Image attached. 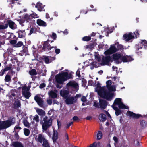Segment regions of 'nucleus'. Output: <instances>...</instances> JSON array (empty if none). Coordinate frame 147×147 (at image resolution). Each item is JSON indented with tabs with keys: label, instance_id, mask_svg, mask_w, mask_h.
Here are the masks:
<instances>
[{
	"label": "nucleus",
	"instance_id": "28",
	"mask_svg": "<svg viewBox=\"0 0 147 147\" xmlns=\"http://www.w3.org/2000/svg\"><path fill=\"white\" fill-rule=\"evenodd\" d=\"M50 97L53 98H56L57 97V94L52 90L51 91L48 93Z\"/></svg>",
	"mask_w": 147,
	"mask_h": 147
},
{
	"label": "nucleus",
	"instance_id": "7",
	"mask_svg": "<svg viewBox=\"0 0 147 147\" xmlns=\"http://www.w3.org/2000/svg\"><path fill=\"white\" fill-rule=\"evenodd\" d=\"M117 51L116 47L115 45H111L110 48L105 51L104 54L105 55L111 54L115 53Z\"/></svg>",
	"mask_w": 147,
	"mask_h": 147
},
{
	"label": "nucleus",
	"instance_id": "51",
	"mask_svg": "<svg viewBox=\"0 0 147 147\" xmlns=\"http://www.w3.org/2000/svg\"><path fill=\"white\" fill-rule=\"evenodd\" d=\"M24 124L25 126L26 127L28 128H29L30 127V126L29 123L27 120H25L24 121Z\"/></svg>",
	"mask_w": 147,
	"mask_h": 147
},
{
	"label": "nucleus",
	"instance_id": "4",
	"mask_svg": "<svg viewBox=\"0 0 147 147\" xmlns=\"http://www.w3.org/2000/svg\"><path fill=\"white\" fill-rule=\"evenodd\" d=\"M98 94L101 97L103 98L108 101H111L113 96V93L107 91L104 89L103 91L99 92Z\"/></svg>",
	"mask_w": 147,
	"mask_h": 147
},
{
	"label": "nucleus",
	"instance_id": "46",
	"mask_svg": "<svg viewBox=\"0 0 147 147\" xmlns=\"http://www.w3.org/2000/svg\"><path fill=\"white\" fill-rule=\"evenodd\" d=\"M11 80V78L10 76L7 74L6 75L5 78V81L6 82H8L10 81Z\"/></svg>",
	"mask_w": 147,
	"mask_h": 147
},
{
	"label": "nucleus",
	"instance_id": "20",
	"mask_svg": "<svg viewBox=\"0 0 147 147\" xmlns=\"http://www.w3.org/2000/svg\"><path fill=\"white\" fill-rule=\"evenodd\" d=\"M18 34V37L20 38H24L25 37L26 33L25 30H19L17 32Z\"/></svg>",
	"mask_w": 147,
	"mask_h": 147
},
{
	"label": "nucleus",
	"instance_id": "55",
	"mask_svg": "<svg viewBox=\"0 0 147 147\" xmlns=\"http://www.w3.org/2000/svg\"><path fill=\"white\" fill-rule=\"evenodd\" d=\"M121 110L119 109H118L117 111L116 110L115 112V115L117 116L121 114Z\"/></svg>",
	"mask_w": 147,
	"mask_h": 147
},
{
	"label": "nucleus",
	"instance_id": "41",
	"mask_svg": "<svg viewBox=\"0 0 147 147\" xmlns=\"http://www.w3.org/2000/svg\"><path fill=\"white\" fill-rule=\"evenodd\" d=\"M102 136V133L100 131H99L97 135V138L98 140L101 139Z\"/></svg>",
	"mask_w": 147,
	"mask_h": 147
},
{
	"label": "nucleus",
	"instance_id": "10",
	"mask_svg": "<svg viewBox=\"0 0 147 147\" xmlns=\"http://www.w3.org/2000/svg\"><path fill=\"white\" fill-rule=\"evenodd\" d=\"M5 24L7 28L9 26L11 29L14 30L16 27V25L15 23L11 20H7Z\"/></svg>",
	"mask_w": 147,
	"mask_h": 147
},
{
	"label": "nucleus",
	"instance_id": "22",
	"mask_svg": "<svg viewBox=\"0 0 147 147\" xmlns=\"http://www.w3.org/2000/svg\"><path fill=\"white\" fill-rule=\"evenodd\" d=\"M44 6L42 3L40 2H38L37 3L35 7L37 8L39 11L41 12L42 11L43 9H44Z\"/></svg>",
	"mask_w": 147,
	"mask_h": 147
},
{
	"label": "nucleus",
	"instance_id": "9",
	"mask_svg": "<svg viewBox=\"0 0 147 147\" xmlns=\"http://www.w3.org/2000/svg\"><path fill=\"white\" fill-rule=\"evenodd\" d=\"M43 47L42 48V50L43 51H49L53 48H56L57 46H51L49 43H47L46 42H44L42 44Z\"/></svg>",
	"mask_w": 147,
	"mask_h": 147
},
{
	"label": "nucleus",
	"instance_id": "39",
	"mask_svg": "<svg viewBox=\"0 0 147 147\" xmlns=\"http://www.w3.org/2000/svg\"><path fill=\"white\" fill-rule=\"evenodd\" d=\"M42 146L44 147H50L48 140L47 139L43 142Z\"/></svg>",
	"mask_w": 147,
	"mask_h": 147
},
{
	"label": "nucleus",
	"instance_id": "15",
	"mask_svg": "<svg viewBox=\"0 0 147 147\" xmlns=\"http://www.w3.org/2000/svg\"><path fill=\"white\" fill-rule=\"evenodd\" d=\"M99 103L100 108L102 109H106L108 104V102L102 99H99Z\"/></svg>",
	"mask_w": 147,
	"mask_h": 147
},
{
	"label": "nucleus",
	"instance_id": "8",
	"mask_svg": "<svg viewBox=\"0 0 147 147\" xmlns=\"http://www.w3.org/2000/svg\"><path fill=\"white\" fill-rule=\"evenodd\" d=\"M123 54L121 58V61L125 63L134 60V59L131 56L126 55L124 53H123Z\"/></svg>",
	"mask_w": 147,
	"mask_h": 147
},
{
	"label": "nucleus",
	"instance_id": "38",
	"mask_svg": "<svg viewBox=\"0 0 147 147\" xmlns=\"http://www.w3.org/2000/svg\"><path fill=\"white\" fill-rule=\"evenodd\" d=\"M100 142H98V143H96L95 142L91 144L89 146V147H97L98 146H100Z\"/></svg>",
	"mask_w": 147,
	"mask_h": 147
},
{
	"label": "nucleus",
	"instance_id": "56",
	"mask_svg": "<svg viewBox=\"0 0 147 147\" xmlns=\"http://www.w3.org/2000/svg\"><path fill=\"white\" fill-rule=\"evenodd\" d=\"M98 64L96 62H94L91 63V65L95 67H98Z\"/></svg>",
	"mask_w": 147,
	"mask_h": 147
},
{
	"label": "nucleus",
	"instance_id": "25",
	"mask_svg": "<svg viewBox=\"0 0 147 147\" xmlns=\"http://www.w3.org/2000/svg\"><path fill=\"white\" fill-rule=\"evenodd\" d=\"M22 93L23 96L26 99H28L31 95V93L28 91H23Z\"/></svg>",
	"mask_w": 147,
	"mask_h": 147
},
{
	"label": "nucleus",
	"instance_id": "30",
	"mask_svg": "<svg viewBox=\"0 0 147 147\" xmlns=\"http://www.w3.org/2000/svg\"><path fill=\"white\" fill-rule=\"evenodd\" d=\"M38 141L40 143H42L46 139L41 134H39L37 138Z\"/></svg>",
	"mask_w": 147,
	"mask_h": 147
},
{
	"label": "nucleus",
	"instance_id": "49",
	"mask_svg": "<svg viewBox=\"0 0 147 147\" xmlns=\"http://www.w3.org/2000/svg\"><path fill=\"white\" fill-rule=\"evenodd\" d=\"M31 18H38L39 16H38V15L35 13L34 12H33L30 15Z\"/></svg>",
	"mask_w": 147,
	"mask_h": 147
},
{
	"label": "nucleus",
	"instance_id": "14",
	"mask_svg": "<svg viewBox=\"0 0 147 147\" xmlns=\"http://www.w3.org/2000/svg\"><path fill=\"white\" fill-rule=\"evenodd\" d=\"M127 116H129L130 117H132L133 118L138 119L140 117L142 116L141 115L139 114H136L133 112L128 110L127 113Z\"/></svg>",
	"mask_w": 147,
	"mask_h": 147
},
{
	"label": "nucleus",
	"instance_id": "62",
	"mask_svg": "<svg viewBox=\"0 0 147 147\" xmlns=\"http://www.w3.org/2000/svg\"><path fill=\"white\" fill-rule=\"evenodd\" d=\"M21 129V128L20 127L16 126L14 128V131H13V132H14L16 131H17V130H18V131H19V130H20Z\"/></svg>",
	"mask_w": 147,
	"mask_h": 147
},
{
	"label": "nucleus",
	"instance_id": "19",
	"mask_svg": "<svg viewBox=\"0 0 147 147\" xmlns=\"http://www.w3.org/2000/svg\"><path fill=\"white\" fill-rule=\"evenodd\" d=\"M115 45L116 46V49H117V51H121V53H123V51L124 48H123V46L120 44L118 42H117L115 44Z\"/></svg>",
	"mask_w": 147,
	"mask_h": 147
},
{
	"label": "nucleus",
	"instance_id": "17",
	"mask_svg": "<svg viewBox=\"0 0 147 147\" xmlns=\"http://www.w3.org/2000/svg\"><path fill=\"white\" fill-rule=\"evenodd\" d=\"M34 99L40 106L41 107L43 106L44 101L40 97L36 95L35 96Z\"/></svg>",
	"mask_w": 147,
	"mask_h": 147
},
{
	"label": "nucleus",
	"instance_id": "40",
	"mask_svg": "<svg viewBox=\"0 0 147 147\" xmlns=\"http://www.w3.org/2000/svg\"><path fill=\"white\" fill-rule=\"evenodd\" d=\"M56 135H55V136H53L52 140L54 143H55L56 142V141L57 140L58 138V134L57 131L56 132Z\"/></svg>",
	"mask_w": 147,
	"mask_h": 147
},
{
	"label": "nucleus",
	"instance_id": "37",
	"mask_svg": "<svg viewBox=\"0 0 147 147\" xmlns=\"http://www.w3.org/2000/svg\"><path fill=\"white\" fill-rule=\"evenodd\" d=\"M91 39L90 36H86L83 37L82 38V40L84 41H90Z\"/></svg>",
	"mask_w": 147,
	"mask_h": 147
},
{
	"label": "nucleus",
	"instance_id": "2",
	"mask_svg": "<svg viewBox=\"0 0 147 147\" xmlns=\"http://www.w3.org/2000/svg\"><path fill=\"white\" fill-rule=\"evenodd\" d=\"M16 123V119L13 116L9 117L7 120L0 121V131L7 128Z\"/></svg>",
	"mask_w": 147,
	"mask_h": 147
},
{
	"label": "nucleus",
	"instance_id": "26",
	"mask_svg": "<svg viewBox=\"0 0 147 147\" xmlns=\"http://www.w3.org/2000/svg\"><path fill=\"white\" fill-rule=\"evenodd\" d=\"M12 145L14 147H24L22 144L18 141L13 142Z\"/></svg>",
	"mask_w": 147,
	"mask_h": 147
},
{
	"label": "nucleus",
	"instance_id": "53",
	"mask_svg": "<svg viewBox=\"0 0 147 147\" xmlns=\"http://www.w3.org/2000/svg\"><path fill=\"white\" fill-rule=\"evenodd\" d=\"M51 37L54 40H56L57 38V35L56 33H53L51 35Z\"/></svg>",
	"mask_w": 147,
	"mask_h": 147
},
{
	"label": "nucleus",
	"instance_id": "3",
	"mask_svg": "<svg viewBox=\"0 0 147 147\" xmlns=\"http://www.w3.org/2000/svg\"><path fill=\"white\" fill-rule=\"evenodd\" d=\"M52 119L50 118L48 119V117L47 116H45L44 117H41L40 123L42 124L43 130H47L48 128L52 125Z\"/></svg>",
	"mask_w": 147,
	"mask_h": 147
},
{
	"label": "nucleus",
	"instance_id": "48",
	"mask_svg": "<svg viewBox=\"0 0 147 147\" xmlns=\"http://www.w3.org/2000/svg\"><path fill=\"white\" fill-rule=\"evenodd\" d=\"M134 34L135 35L134 38H136L139 37V31L138 30H136L135 32H134Z\"/></svg>",
	"mask_w": 147,
	"mask_h": 147
},
{
	"label": "nucleus",
	"instance_id": "31",
	"mask_svg": "<svg viewBox=\"0 0 147 147\" xmlns=\"http://www.w3.org/2000/svg\"><path fill=\"white\" fill-rule=\"evenodd\" d=\"M24 19L25 21H26V22H28L31 20L32 18L30 15L28 14H25L24 16Z\"/></svg>",
	"mask_w": 147,
	"mask_h": 147
},
{
	"label": "nucleus",
	"instance_id": "57",
	"mask_svg": "<svg viewBox=\"0 0 147 147\" xmlns=\"http://www.w3.org/2000/svg\"><path fill=\"white\" fill-rule=\"evenodd\" d=\"M95 84L94 83L93 81L92 80H90L88 81V86H94Z\"/></svg>",
	"mask_w": 147,
	"mask_h": 147
},
{
	"label": "nucleus",
	"instance_id": "32",
	"mask_svg": "<svg viewBox=\"0 0 147 147\" xmlns=\"http://www.w3.org/2000/svg\"><path fill=\"white\" fill-rule=\"evenodd\" d=\"M14 109H17L21 106V104L20 101L18 100L15 101L14 104Z\"/></svg>",
	"mask_w": 147,
	"mask_h": 147
},
{
	"label": "nucleus",
	"instance_id": "23",
	"mask_svg": "<svg viewBox=\"0 0 147 147\" xmlns=\"http://www.w3.org/2000/svg\"><path fill=\"white\" fill-rule=\"evenodd\" d=\"M36 23L40 26L45 27L47 26L46 23L41 19H38L37 20Z\"/></svg>",
	"mask_w": 147,
	"mask_h": 147
},
{
	"label": "nucleus",
	"instance_id": "5",
	"mask_svg": "<svg viewBox=\"0 0 147 147\" xmlns=\"http://www.w3.org/2000/svg\"><path fill=\"white\" fill-rule=\"evenodd\" d=\"M123 54V53H115L112 55V58L114 60L116 61L117 64L120 63L121 61H119V59H120L121 60V58Z\"/></svg>",
	"mask_w": 147,
	"mask_h": 147
},
{
	"label": "nucleus",
	"instance_id": "59",
	"mask_svg": "<svg viewBox=\"0 0 147 147\" xmlns=\"http://www.w3.org/2000/svg\"><path fill=\"white\" fill-rule=\"evenodd\" d=\"M94 106L96 108H100L99 103L97 102H95L94 103Z\"/></svg>",
	"mask_w": 147,
	"mask_h": 147
},
{
	"label": "nucleus",
	"instance_id": "47",
	"mask_svg": "<svg viewBox=\"0 0 147 147\" xmlns=\"http://www.w3.org/2000/svg\"><path fill=\"white\" fill-rule=\"evenodd\" d=\"M23 42L21 41H19L17 44L15 45V47H20L23 45Z\"/></svg>",
	"mask_w": 147,
	"mask_h": 147
},
{
	"label": "nucleus",
	"instance_id": "61",
	"mask_svg": "<svg viewBox=\"0 0 147 147\" xmlns=\"http://www.w3.org/2000/svg\"><path fill=\"white\" fill-rule=\"evenodd\" d=\"M95 59H96L98 62H100L101 61V58L100 57L97 55H95Z\"/></svg>",
	"mask_w": 147,
	"mask_h": 147
},
{
	"label": "nucleus",
	"instance_id": "58",
	"mask_svg": "<svg viewBox=\"0 0 147 147\" xmlns=\"http://www.w3.org/2000/svg\"><path fill=\"white\" fill-rule=\"evenodd\" d=\"M33 120H35L37 122H39V119L38 116L37 115H36L33 118Z\"/></svg>",
	"mask_w": 147,
	"mask_h": 147
},
{
	"label": "nucleus",
	"instance_id": "45",
	"mask_svg": "<svg viewBox=\"0 0 147 147\" xmlns=\"http://www.w3.org/2000/svg\"><path fill=\"white\" fill-rule=\"evenodd\" d=\"M30 131L28 129L24 128V135L26 136H28L29 135L30 133Z\"/></svg>",
	"mask_w": 147,
	"mask_h": 147
},
{
	"label": "nucleus",
	"instance_id": "12",
	"mask_svg": "<svg viewBox=\"0 0 147 147\" xmlns=\"http://www.w3.org/2000/svg\"><path fill=\"white\" fill-rule=\"evenodd\" d=\"M60 94L64 99L67 98L68 96H71L69 91L64 89H62L60 90Z\"/></svg>",
	"mask_w": 147,
	"mask_h": 147
},
{
	"label": "nucleus",
	"instance_id": "6",
	"mask_svg": "<svg viewBox=\"0 0 147 147\" xmlns=\"http://www.w3.org/2000/svg\"><path fill=\"white\" fill-rule=\"evenodd\" d=\"M111 59V58L110 56H106L105 57L102 58L101 65L102 66L111 65V64H110L109 62Z\"/></svg>",
	"mask_w": 147,
	"mask_h": 147
},
{
	"label": "nucleus",
	"instance_id": "54",
	"mask_svg": "<svg viewBox=\"0 0 147 147\" xmlns=\"http://www.w3.org/2000/svg\"><path fill=\"white\" fill-rule=\"evenodd\" d=\"M15 132V134L14 135L15 138L17 140L19 139V136L18 134V133L19 132L18 131H14Z\"/></svg>",
	"mask_w": 147,
	"mask_h": 147
},
{
	"label": "nucleus",
	"instance_id": "52",
	"mask_svg": "<svg viewBox=\"0 0 147 147\" xmlns=\"http://www.w3.org/2000/svg\"><path fill=\"white\" fill-rule=\"evenodd\" d=\"M112 83V82L111 80H109L107 81L106 82L107 87L111 86Z\"/></svg>",
	"mask_w": 147,
	"mask_h": 147
},
{
	"label": "nucleus",
	"instance_id": "13",
	"mask_svg": "<svg viewBox=\"0 0 147 147\" xmlns=\"http://www.w3.org/2000/svg\"><path fill=\"white\" fill-rule=\"evenodd\" d=\"M123 36L124 40L127 42L134 38V36L133 35L132 33L131 32H129L128 34H124Z\"/></svg>",
	"mask_w": 147,
	"mask_h": 147
},
{
	"label": "nucleus",
	"instance_id": "44",
	"mask_svg": "<svg viewBox=\"0 0 147 147\" xmlns=\"http://www.w3.org/2000/svg\"><path fill=\"white\" fill-rule=\"evenodd\" d=\"M23 50L22 51L23 53H27L28 51V50L27 47V45H26V46H23Z\"/></svg>",
	"mask_w": 147,
	"mask_h": 147
},
{
	"label": "nucleus",
	"instance_id": "36",
	"mask_svg": "<svg viewBox=\"0 0 147 147\" xmlns=\"http://www.w3.org/2000/svg\"><path fill=\"white\" fill-rule=\"evenodd\" d=\"M29 74L31 76H34L37 74L36 70L34 69H32L29 71Z\"/></svg>",
	"mask_w": 147,
	"mask_h": 147
},
{
	"label": "nucleus",
	"instance_id": "18",
	"mask_svg": "<svg viewBox=\"0 0 147 147\" xmlns=\"http://www.w3.org/2000/svg\"><path fill=\"white\" fill-rule=\"evenodd\" d=\"M100 85L101 84L98 81L96 84V87L95 88V91L97 92L98 94H99V92L103 91L105 89L104 87H101Z\"/></svg>",
	"mask_w": 147,
	"mask_h": 147
},
{
	"label": "nucleus",
	"instance_id": "42",
	"mask_svg": "<svg viewBox=\"0 0 147 147\" xmlns=\"http://www.w3.org/2000/svg\"><path fill=\"white\" fill-rule=\"evenodd\" d=\"M122 102L121 99L120 98H116L115 99L114 103L115 105H118Z\"/></svg>",
	"mask_w": 147,
	"mask_h": 147
},
{
	"label": "nucleus",
	"instance_id": "43",
	"mask_svg": "<svg viewBox=\"0 0 147 147\" xmlns=\"http://www.w3.org/2000/svg\"><path fill=\"white\" fill-rule=\"evenodd\" d=\"M109 92H111L112 91H115L116 90V89L114 87H113L111 86L107 87Z\"/></svg>",
	"mask_w": 147,
	"mask_h": 147
},
{
	"label": "nucleus",
	"instance_id": "33",
	"mask_svg": "<svg viewBox=\"0 0 147 147\" xmlns=\"http://www.w3.org/2000/svg\"><path fill=\"white\" fill-rule=\"evenodd\" d=\"M99 117L100 118V121H101L102 122H104L107 119L106 115L102 113L100 114L99 115Z\"/></svg>",
	"mask_w": 147,
	"mask_h": 147
},
{
	"label": "nucleus",
	"instance_id": "63",
	"mask_svg": "<svg viewBox=\"0 0 147 147\" xmlns=\"http://www.w3.org/2000/svg\"><path fill=\"white\" fill-rule=\"evenodd\" d=\"M6 28H7L6 27L5 24L4 25L0 24V29L3 30L6 29Z\"/></svg>",
	"mask_w": 147,
	"mask_h": 147
},
{
	"label": "nucleus",
	"instance_id": "29",
	"mask_svg": "<svg viewBox=\"0 0 147 147\" xmlns=\"http://www.w3.org/2000/svg\"><path fill=\"white\" fill-rule=\"evenodd\" d=\"M36 111L38 115L40 116L43 117L45 115V111L41 109H38L36 110Z\"/></svg>",
	"mask_w": 147,
	"mask_h": 147
},
{
	"label": "nucleus",
	"instance_id": "60",
	"mask_svg": "<svg viewBox=\"0 0 147 147\" xmlns=\"http://www.w3.org/2000/svg\"><path fill=\"white\" fill-rule=\"evenodd\" d=\"M72 119L74 121H79L80 120V119H79V118L76 116H74L73 117Z\"/></svg>",
	"mask_w": 147,
	"mask_h": 147
},
{
	"label": "nucleus",
	"instance_id": "1",
	"mask_svg": "<svg viewBox=\"0 0 147 147\" xmlns=\"http://www.w3.org/2000/svg\"><path fill=\"white\" fill-rule=\"evenodd\" d=\"M56 82L59 84H63L64 82L68 79H72V75L67 72L56 75L55 76Z\"/></svg>",
	"mask_w": 147,
	"mask_h": 147
},
{
	"label": "nucleus",
	"instance_id": "34",
	"mask_svg": "<svg viewBox=\"0 0 147 147\" xmlns=\"http://www.w3.org/2000/svg\"><path fill=\"white\" fill-rule=\"evenodd\" d=\"M118 106L119 109H129V107L125 106L122 102L119 104Z\"/></svg>",
	"mask_w": 147,
	"mask_h": 147
},
{
	"label": "nucleus",
	"instance_id": "11",
	"mask_svg": "<svg viewBox=\"0 0 147 147\" xmlns=\"http://www.w3.org/2000/svg\"><path fill=\"white\" fill-rule=\"evenodd\" d=\"M140 45L142 46V47H140V48H138L136 49V52L138 53V55H139L141 53V51H139L140 49H142L143 48L144 49H146L147 48V42L145 40H142V41L140 43Z\"/></svg>",
	"mask_w": 147,
	"mask_h": 147
},
{
	"label": "nucleus",
	"instance_id": "16",
	"mask_svg": "<svg viewBox=\"0 0 147 147\" xmlns=\"http://www.w3.org/2000/svg\"><path fill=\"white\" fill-rule=\"evenodd\" d=\"M65 102L67 104L71 105L74 103L75 98L74 97L68 96L67 98H65Z\"/></svg>",
	"mask_w": 147,
	"mask_h": 147
},
{
	"label": "nucleus",
	"instance_id": "35",
	"mask_svg": "<svg viewBox=\"0 0 147 147\" xmlns=\"http://www.w3.org/2000/svg\"><path fill=\"white\" fill-rule=\"evenodd\" d=\"M95 43L94 42H92L89 44L87 45L86 46V49H92L94 48Z\"/></svg>",
	"mask_w": 147,
	"mask_h": 147
},
{
	"label": "nucleus",
	"instance_id": "24",
	"mask_svg": "<svg viewBox=\"0 0 147 147\" xmlns=\"http://www.w3.org/2000/svg\"><path fill=\"white\" fill-rule=\"evenodd\" d=\"M51 59H49L48 56H43V57L42 58V59L44 60L46 64H48L50 63V60H53L55 59V57H51Z\"/></svg>",
	"mask_w": 147,
	"mask_h": 147
},
{
	"label": "nucleus",
	"instance_id": "50",
	"mask_svg": "<svg viewBox=\"0 0 147 147\" xmlns=\"http://www.w3.org/2000/svg\"><path fill=\"white\" fill-rule=\"evenodd\" d=\"M30 87H27L26 86H24L22 88V90H24V91H28V92H29V90L30 89Z\"/></svg>",
	"mask_w": 147,
	"mask_h": 147
},
{
	"label": "nucleus",
	"instance_id": "21",
	"mask_svg": "<svg viewBox=\"0 0 147 147\" xmlns=\"http://www.w3.org/2000/svg\"><path fill=\"white\" fill-rule=\"evenodd\" d=\"M140 125L142 129H144L147 127V121L144 120L140 121Z\"/></svg>",
	"mask_w": 147,
	"mask_h": 147
},
{
	"label": "nucleus",
	"instance_id": "27",
	"mask_svg": "<svg viewBox=\"0 0 147 147\" xmlns=\"http://www.w3.org/2000/svg\"><path fill=\"white\" fill-rule=\"evenodd\" d=\"M78 85V84L77 83L72 81H70L67 84V86L68 87H72L74 88H76Z\"/></svg>",
	"mask_w": 147,
	"mask_h": 147
},
{
	"label": "nucleus",
	"instance_id": "64",
	"mask_svg": "<svg viewBox=\"0 0 147 147\" xmlns=\"http://www.w3.org/2000/svg\"><path fill=\"white\" fill-rule=\"evenodd\" d=\"M81 100L82 102H86L87 100L86 97L84 96H83L81 98Z\"/></svg>",
	"mask_w": 147,
	"mask_h": 147
}]
</instances>
